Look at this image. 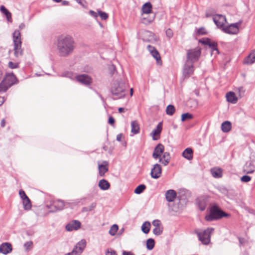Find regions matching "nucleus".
<instances>
[{
    "mask_svg": "<svg viewBox=\"0 0 255 255\" xmlns=\"http://www.w3.org/2000/svg\"><path fill=\"white\" fill-rule=\"evenodd\" d=\"M150 223L149 222H145L141 226V230L145 233L147 234L149 233L150 229Z\"/></svg>",
    "mask_w": 255,
    "mask_h": 255,
    "instance_id": "nucleus-35",
    "label": "nucleus"
},
{
    "mask_svg": "<svg viewBox=\"0 0 255 255\" xmlns=\"http://www.w3.org/2000/svg\"><path fill=\"white\" fill-rule=\"evenodd\" d=\"M14 54L16 58L21 56L23 51L21 49V35L19 30H15L12 34Z\"/></svg>",
    "mask_w": 255,
    "mask_h": 255,
    "instance_id": "nucleus-4",
    "label": "nucleus"
},
{
    "mask_svg": "<svg viewBox=\"0 0 255 255\" xmlns=\"http://www.w3.org/2000/svg\"><path fill=\"white\" fill-rule=\"evenodd\" d=\"M62 4L64 5H68L69 1H66V0H63V1H62Z\"/></svg>",
    "mask_w": 255,
    "mask_h": 255,
    "instance_id": "nucleus-63",
    "label": "nucleus"
},
{
    "mask_svg": "<svg viewBox=\"0 0 255 255\" xmlns=\"http://www.w3.org/2000/svg\"><path fill=\"white\" fill-rule=\"evenodd\" d=\"M175 112V109L174 106L169 105L167 106L166 109V113L169 116H172Z\"/></svg>",
    "mask_w": 255,
    "mask_h": 255,
    "instance_id": "nucleus-37",
    "label": "nucleus"
},
{
    "mask_svg": "<svg viewBox=\"0 0 255 255\" xmlns=\"http://www.w3.org/2000/svg\"><path fill=\"white\" fill-rule=\"evenodd\" d=\"M199 42L202 44L208 45L210 49H212V53L215 52L216 54H219V51L217 48V43L215 42L211 41L209 39H202L199 40Z\"/></svg>",
    "mask_w": 255,
    "mask_h": 255,
    "instance_id": "nucleus-11",
    "label": "nucleus"
},
{
    "mask_svg": "<svg viewBox=\"0 0 255 255\" xmlns=\"http://www.w3.org/2000/svg\"><path fill=\"white\" fill-rule=\"evenodd\" d=\"M90 14L94 17H97L98 14L93 10H90Z\"/></svg>",
    "mask_w": 255,
    "mask_h": 255,
    "instance_id": "nucleus-56",
    "label": "nucleus"
},
{
    "mask_svg": "<svg viewBox=\"0 0 255 255\" xmlns=\"http://www.w3.org/2000/svg\"><path fill=\"white\" fill-rule=\"evenodd\" d=\"M98 186L103 190H107L109 189L110 184L105 179H102L99 181Z\"/></svg>",
    "mask_w": 255,
    "mask_h": 255,
    "instance_id": "nucleus-30",
    "label": "nucleus"
},
{
    "mask_svg": "<svg viewBox=\"0 0 255 255\" xmlns=\"http://www.w3.org/2000/svg\"><path fill=\"white\" fill-rule=\"evenodd\" d=\"M81 227V224L78 220H73L69 222L66 226L65 229L68 232L77 231Z\"/></svg>",
    "mask_w": 255,
    "mask_h": 255,
    "instance_id": "nucleus-10",
    "label": "nucleus"
},
{
    "mask_svg": "<svg viewBox=\"0 0 255 255\" xmlns=\"http://www.w3.org/2000/svg\"><path fill=\"white\" fill-rule=\"evenodd\" d=\"M226 97L227 101L232 104H236L238 101V98L233 92H228Z\"/></svg>",
    "mask_w": 255,
    "mask_h": 255,
    "instance_id": "nucleus-24",
    "label": "nucleus"
},
{
    "mask_svg": "<svg viewBox=\"0 0 255 255\" xmlns=\"http://www.w3.org/2000/svg\"><path fill=\"white\" fill-rule=\"evenodd\" d=\"M213 228H207L203 232L196 231L195 233L198 235L199 240L204 245H208L210 242L211 234L213 231Z\"/></svg>",
    "mask_w": 255,
    "mask_h": 255,
    "instance_id": "nucleus-7",
    "label": "nucleus"
},
{
    "mask_svg": "<svg viewBox=\"0 0 255 255\" xmlns=\"http://www.w3.org/2000/svg\"><path fill=\"white\" fill-rule=\"evenodd\" d=\"M170 160V156L168 152H163L161 157L159 158V161L164 166L168 164Z\"/></svg>",
    "mask_w": 255,
    "mask_h": 255,
    "instance_id": "nucleus-22",
    "label": "nucleus"
},
{
    "mask_svg": "<svg viewBox=\"0 0 255 255\" xmlns=\"http://www.w3.org/2000/svg\"><path fill=\"white\" fill-rule=\"evenodd\" d=\"M227 216H228V214L222 211L218 206L215 205L210 207V213L206 216L205 219L208 221H212Z\"/></svg>",
    "mask_w": 255,
    "mask_h": 255,
    "instance_id": "nucleus-5",
    "label": "nucleus"
},
{
    "mask_svg": "<svg viewBox=\"0 0 255 255\" xmlns=\"http://www.w3.org/2000/svg\"><path fill=\"white\" fill-rule=\"evenodd\" d=\"M98 13L102 20H106L108 18V14L102 11L98 10Z\"/></svg>",
    "mask_w": 255,
    "mask_h": 255,
    "instance_id": "nucleus-45",
    "label": "nucleus"
},
{
    "mask_svg": "<svg viewBox=\"0 0 255 255\" xmlns=\"http://www.w3.org/2000/svg\"><path fill=\"white\" fill-rule=\"evenodd\" d=\"M255 170V166L251 162L246 163L244 167V171L247 174H251Z\"/></svg>",
    "mask_w": 255,
    "mask_h": 255,
    "instance_id": "nucleus-27",
    "label": "nucleus"
},
{
    "mask_svg": "<svg viewBox=\"0 0 255 255\" xmlns=\"http://www.w3.org/2000/svg\"><path fill=\"white\" fill-rule=\"evenodd\" d=\"M166 34L168 37H169V38L172 37L173 36V32H172V31L171 30V29H168L167 30H166Z\"/></svg>",
    "mask_w": 255,
    "mask_h": 255,
    "instance_id": "nucleus-53",
    "label": "nucleus"
},
{
    "mask_svg": "<svg viewBox=\"0 0 255 255\" xmlns=\"http://www.w3.org/2000/svg\"><path fill=\"white\" fill-rule=\"evenodd\" d=\"M24 27H25V24L23 23H21L19 25V28L20 29H22L24 28Z\"/></svg>",
    "mask_w": 255,
    "mask_h": 255,
    "instance_id": "nucleus-60",
    "label": "nucleus"
},
{
    "mask_svg": "<svg viewBox=\"0 0 255 255\" xmlns=\"http://www.w3.org/2000/svg\"><path fill=\"white\" fill-rule=\"evenodd\" d=\"M140 34L141 37L144 41L154 43L158 40L157 36L151 31L143 30L141 31Z\"/></svg>",
    "mask_w": 255,
    "mask_h": 255,
    "instance_id": "nucleus-9",
    "label": "nucleus"
},
{
    "mask_svg": "<svg viewBox=\"0 0 255 255\" xmlns=\"http://www.w3.org/2000/svg\"><path fill=\"white\" fill-rule=\"evenodd\" d=\"M232 128L231 123L229 121H225L222 124L221 128L223 132H228Z\"/></svg>",
    "mask_w": 255,
    "mask_h": 255,
    "instance_id": "nucleus-34",
    "label": "nucleus"
},
{
    "mask_svg": "<svg viewBox=\"0 0 255 255\" xmlns=\"http://www.w3.org/2000/svg\"><path fill=\"white\" fill-rule=\"evenodd\" d=\"M23 208L25 210H29L31 208V205L30 203V201L28 197H27L26 198H25L23 200Z\"/></svg>",
    "mask_w": 255,
    "mask_h": 255,
    "instance_id": "nucleus-39",
    "label": "nucleus"
},
{
    "mask_svg": "<svg viewBox=\"0 0 255 255\" xmlns=\"http://www.w3.org/2000/svg\"><path fill=\"white\" fill-rule=\"evenodd\" d=\"M118 110L120 113H123L125 112V109L123 108H120Z\"/></svg>",
    "mask_w": 255,
    "mask_h": 255,
    "instance_id": "nucleus-64",
    "label": "nucleus"
},
{
    "mask_svg": "<svg viewBox=\"0 0 255 255\" xmlns=\"http://www.w3.org/2000/svg\"><path fill=\"white\" fill-rule=\"evenodd\" d=\"M63 76L66 77L68 78H69L70 79H74L75 78V76H74L72 73L70 72H67L63 74Z\"/></svg>",
    "mask_w": 255,
    "mask_h": 255,
    "instance_id": "nucleus-48",
    "label": "nucleus"
},
{
    "mask_svg": "<svg viewBox=\"0 0 255 255\" xmlns=\"http://www.w3.org/2000/svg\"><path fill=\"white\" fill-rule=\"evenodd\" d=\"M106 255H117L116 252L113 250H108L106 253Z\"/></svg>",
    "mask_w": 255,
    "mask_h": 255,
    "instance_id": "nucleus-51",
    "label": "nucleus"
},
{
    "mask_svg": "<svg viewBox=\"0 0 255 255\" xmlns=\"http://www.w3.org/2000/svg\"><path fill=\"white\" fill-rule=\"evenodd\" d=\"M18 83V80L13 73H7L0 83V93L5 92L13 85Z\"/></svg>",
    "mask_w": 255,
    "mask_h": 255,
    "instance_id": "nucleus-3",
    "label": "nucleus"
},
{
    "mask_svg": "<svg viewBox=\"0 0 255 255\" xmlns=\"http://www.w3.org/2000/svg\"><path fill=\"white\" fill-rule=\"evenodd\" d=\"M161 173L162 168L160 165L156 163L151 168L150 175L152 178L158 179L161 176Z\"/></svg>",
    "mask_w": 255,
    "mask_h": 255,
    "instance_id": "nucleus-13",
    "label": "nucleus"
},
{
    "mask_svg": "<svg viewBox=\"0 0 255 255\" xmlns=\"http://www.w3.org/2000/svg\"><path fill=\"white\" fill-rule=\"evenodd\" d=\"M155 245V242L153 239H148L146 241V248L148 250H151L153 249Z\"/></svg>",
    "mask_w": 255,
    "mask_h": 255,
    "instance_id": "nucleus-38",
    "label": "nucleus"
},
{
    "mask_svg": "<svg viewBox=\"0 0 255 255\" xmlns=\"http://www.w3.org/2000/svg\"><path fill=\"white\" fill-rule=\"evenodd\" d=\"M204 31V29L203 28H201L198 30V32L199 34H203L205 33Z\"/></svg>",
    "mask_w": 255,
    "mask_h": 255,
    "instance_id": "nucleus-59",
    "label": "nucleus"
},
{
    "mask_svg": "<svg viewBox=\"0 0 255 255\" xmlns=\"http://www.w3.org/2000/svg\"><path fill=\"white\" fill-rule=\"evenodd\" d=\"M213 19L216 25L223 29L225 23L226 22V18L225 16L221 14H216L213 16Z\"/></svg>",
    "mask_w": 255,
    "mask_h": 255,
    "instance_id": "nucleus-12",
    "label": "nucleus"
},
{
    "mask_svg": "<svg viewBox=\"0 0 255 255\" xmlns=\"http://www.w3.org/2000/svg\"><path fill=\"white\" fill-rule=\"evenodd\" d=\"M123 255H134L131 252L123 251Z\"/></svg>",
    "mask_w": 255,
    "mask_h": 255,
    "instance_id": "nucleus-57",
    "label": "nucleus"
},
{
    "mask_svg": "<svg viewBox=\"0 0 255 255\" xmlns=\"http://www.w3.org/2000/svg\"><path fill=\"white\" fill-rule=\"evenodd\" d=\"M242 22V21H239L238 22L231 24L227 26H224L223 27L222 30L228 34H236L239 31V27L241 26Z\"/></svg>",
    "mask_w": 255,
    "mask_h": 255,
    "instance_id": "nucleus-8",
    "label": "nucleus"
},
{
    "mask_svg": "<svg viewBox=\"0 0 255 255\" xmlns=\"http://www.w3.org/2000/svg\"><path fill=\"white\" fill-rule=\"evenodd\" d=\"M193 118V115L191 114H189L188 113H186L185 114H183L181 115V121L182 122L185 121L187 120H190Z\"/></svg>",
    "mask_w": 255,
    "mask_h": 255,
    "instance_id": "nucleus-44",
    "label": "nucleus"
},
{
    "mask_svg": "<svg viewBox=\"0 0 255 255\" xmlns=\"http://www.w3.org/2000/svg\"><path fill=\"white\" fill-rule=\"evenodd\" d=\"M4 101L3 97H0V106L2 105Z\"/></svg>",
    "mask_w": 255,
    "mask_h": 255,
    "instance_id": "nucleus-62",
    "label": "nucleus"
},
{
    "mask_svg": "<svg viewBox=\"0 0 255 255\" xmlns=\"http://www.w3.org/2000/svg\"><path fill=\"white\" fill-rule=\"evenodd\" d=\"M146 187L143 184H141L138 186L134 190V193L137 194H139L142 193L145 189Z\"/></svg>",
    "mask_w": 255,
    "mask_h": 255,
    "instance_id": "nucleus-42",
    "label": "nucleus"
},
{
    "mask_svg": "<svg viewBox=\"0 0 255 255\" xmlns=\"http://www.w3.org/2000/svg\"><path fill=\"white\" fill-rule=\"evenodd\" d=\"M68 203L64 202L62 200H57L53 201L51 206L54 208L53 211H59L63 209L64 207H67Z\"/></svg>",
    "mask_w": 255,
    "mask_h": 255,
    "instance_id": "nucleus-16",
    "label": "nucleus"
},
{
    "mask_svg": "<svg viewBox=\"0 0 255 255\" xmlns=\"http://www.w3.org/2000/svg\"><path fill=\"white\" fill-rule=\"evenodd\" d=\"M152 225L155 227L153 229V233L156 236L161 235L163 232V228L161 227L160 221L155 220L152 222Z\"/></svg>",
    "mask_w": 255,
    "mask_h": 255,
    "instance_id": "nucleus-17",
    "label": "nucleus"
},
{
    "mask_svg": "<svg viewBox=\"0 0 255 255\" xmlns=\"http://www.w3.org/2000/svg\"><path fill=\"white\" fill-rule=\"evenodd\" d=\"M212 176L215 178H219L222 176V171L220 168H213L211 170Z\"/></svg>",
    "mask_w": 255,
    "mask_h": 255,
    "instance_id": "nucleus-36",
    "label": "nucleus"
},
{
    "mask_svg": "<svg viewBox=\"0 0 255 255\" xmlns=\"http://www.w3.org/2000/svg\"><path fill=\"white\" fill-rule=\"evenodd\" d=\"M147 49L152 56L156 59L157 63L158 64H161V58L158 51L154 47H152L150 45H148L147 46Z\"/></svg>",
    "mask_w": 255,
    "mask_h": 255,
    "instance_id": "nucleus-18",
    "label": "nucleus"
},
{
    "mask_svg": "<svg viewBox=\"0 0 255 255\" xmlns=\"http://www.w3.org/2000/svg\"><path fill=\"white\" fill-rule=\"evenodd\" d=\"M176 197V193L173 190H169L165 193L166 199L168 202H173Z\"/></svg>",
    "mask_w": 255,
    "mask_h": 255,
    "instance_id": "nucleus-26",
    "label": "nucleus"
},
{
    "mask_svg": "<svg viewBox=\"0 0 255 255\" xmlns=\"http://www.w3.org/2000/svg\"><path fill=\"white\" fill-rule=\"evenodd\" d=\"M19 194L22 200H23L25 198L27 199V197H28L25 193L24 191L22 190H19Z\"/></svg>",
    "mask_w": 255,
    "mask_h": 255,
    "instance_id": "nucleus-50",
    "label": "nucleus"
},
{
    "mask_svg": "<svg viewBox=\"0 0 255 255\" xmlns=\"http://www.w3.org/2000/svg\"><path fill=\"white\" fill-rule=\"evenodd\" d=\"M86 246V240L84 239H82L76 245L74 248H76V249H77L79 251L82 253Z\"/></svg>",
    "mask_w": 255,
    "mask_h": 255,
    "instance_id": "nucleus-32",
    "label": "nucleus"
},
{
    "mask_svg": "<svg viewBox=\"0 0 255 255\" xmlns=\"http://www.w3.org/2000/svg\"><path fill=\"white\" fill-rule=\"evenodd\" d=\"M24 248L26 251V252H29L33 247V243L32 241H28L24 243Z\"/></svg>",
    "mask_w": 255,
    "mask_h": 255,
    "instance_id": "nucleus-43",
    "label": "nucleus"
},
{
    "mask_svg": "<svg viewBox=\"0 0 255 255\" xmlns=\"http://www.w3.org/2000/svg\"><path fill=\"white\" fill-rule=\"evenodd\" d=\"M162 128V122H160L157 126L155 129H153L151 133V135L152 136V138L153 140H156L157 138L155 137V136L159 135L160 134Z\"/></svg>",
    "mask_w": 255,
    "mask_h": 255,
    "instance_id": "nucleus-23",
    "label": "nucleus"
},
{
    "mask_svg": "<svg viewBox=\"0 0 255 255\" xmlns=\"http://www.w3.org/2000/svg\"><path fill=\"white\" fill-rule=\"evenodd\" d=\"M251 180V178L250 176L248 175H244L242 176L241 178V181L243 182H248Z\"/></svg>",
    "mask_w": 255,
    "mask_h": 255,
    "instance_id": "nucleus-49",
    "label": "nucleus"
},
{
    "mask_svg": "<svg viewBox=\"0 0 255 255\" xmlns=\"http://www.w3.org/2000/svg\"><path fill=\"white\" fill-rule=\"evenodd\" d=\"M0 10L5 15L7 21L11 22L12 18L11 13L3 5L0 6Z\"/></svg>",
    "mask_w": 255,
    "mask_h": 255,
    "instance_id": "nucleus-31",
    "label": "nucleus"
},
{
    "mask_svg": "<svg viewBox=\"0 0 255 255\" xmlns=\"http://www.w3.org/2000/svg\"><path fill=\"white\" fill-rule=\"evenodd\" d=\"M96 206V203H92L90 206L82 208V212H89L92 211Z\"/></svg>",
    "mask_w": 255,
    "mask_h": 255,
    "instance_id": "nucleus-41",
    "label": "nucleus"
},
{
    "mask_svg": "<svg viewBox=\"0 0 255 255\" xmlns=\"http://www.w3.org/2000/svg\"><path fill=\"white\" fill-rule=\"evenodd\" d=\"M201 54V48L199 47L188 50L186 53L187 62L193 64L199 59Z\"/></svg>",
    "mask_w": 255,
    "mask_h": 255,
    "instance_id": "nucleus-6",
    "label": "nucleus"
},
{
    "mask_svg": "<svg viewBox=\"0 0 255 255\" xmlns=\"http://www.w3.org/2000/svg\"><path fill=\"white\" fill-rule=\"evenodd\" d=\"M122 137H123L122 134H119L117 136V140L119 141H121L122 140Z\"/></svg>",
    "mask_w": 255,
    "mask_h": 255,
    "instance_id": "nucleus-58",
    "label": "nucleus"
},
{
    "mask_svg": "<svg viewBox=\"0 0 255 255\" xmlns=\"http://www.w3.org/2000/svg\"><path fill=\"white\" fill-rule=\"evenodd\" d=\"M56 46L59 56L67 57L73 52L75 42L73 38L70 35H61L57 38Z\"/></svg>",
    "mask_w": 255,
    "mask_h": 255,
    "instance_id": "nucleus-1",
    "label": "nucleus"
},
{
    "mask_svg": "<svg viewBox=\"0 0 255 255\" xmlns=\"http://www.w3.org/2000/svg\"><path fill=\"white\" fill-rule=\"evenodd\" d=\"M164 146L160 143L158 144L154 149L152 157L155 159H159L164 152Z\"/></svg>",
    "mask_w": 255,
    "mask_h": 255,
    "instance_id": "nucleus-14",
    "label": "nucleus"
},
{
    "mask_svg": "<svg viewBox=\"0 0 255 255\" xmlns=\"http://www.w3.org/2000/svg\"><path fill=\"white\" fill-rule=\"evenodd\" d=\"M109 69L110 71L111 74L113 75L116 70V67L114 65H111L109 67Z\"/></svg>",
    "mask_w": 255,
    "mask_h": 255,
    "instance_id": "nucleus-54",
    "label": "nucleus"
},
{
    "mask_svg": "<svg viewBox=\"0 0 255 255\" xmlns=\"http://www.w3.org/2000/svg\"><path fill=\"white\" fill-rule=\"evenodd\" d=\"M75 79L79 82L86 85H89L92 83L91 77L85 74L75 76Z\"/></svg>",
    "mask_w": 255,
    "mask_h": 255,
    "instance_id": "nucleus-15",
    "label": "nucleus"
},
{
    "mask_svg": "<svg viewBox=\"0 0 255 255\" xmlns=\"http://www.w3.org/2000/svg\"><path fill=\"white\" fill-rule=\"evenodd\" d=\"M255 62V50L252 52L243 61L245 64H252Z\"/></svg>",
    "mask_w": 255,
    "mask_h": 255,
    "instance_id": "nucleus-25",
    "label": "nucleus"
},
{
    "mask_svg": "<svg viewBox=\"0 0 255 255\" xmlns=\"http://www.w3.org/2000/svg\"><path fill=\"white\" fill-rule=\"evenodd\" d=\"M8 66L11 69H15L18 68V63H13L11 61H9L8 63Z\"/></svg>",
    "mask_w": 255,
    "mask_h": 255,
    "instance_id": "nucleus-47",
    "label": "nucleus"
},
{
    "mask_svg": "<svg viewBox=\"0 0 255 255\" xmlns=\"http://www.w3.org/2000/svg\"><path fill=\"white\" fill-rule=\"evenodd\" d=\"M12 250V246L10 243H4L0 246V252L4 255L10 253Z\"/></svg>",
    "mask_w": 255,
    "mask_h": 255,
    "instance_id": "nucleus-20",
    "label": "nucleus"
},
{
    "mask_svg": "<svg viewBox=\"0 0 255 255\" xmlns=\"http://www.w3.org/2000/svg\"><path fill=\"white\" fill-rule=\"evenodd\" d=\"M5 122L4 119H3L0 123V126L1 127L3 128L5 126Z\"/></svg>",
    "mask_w": 255,
    "mask_h": 255,
    "instance_id": "nucleus-61",
    "label": "nucleus"
},
{
    "mask_svg": "<svg viewBox=\"0 0 255 255\" xmlns=\"http://www.w3.org/2000/svg\"><path fill=\"white\" fill-rule=\"evenodd\" d=\"M153 17L148 18L147 17H143L142 20V22L144 24H149L150 22H151L153 21Z\"/></svg>",
    "mask_w": 255,
    "mask_h": 255,
    "instance_id": "nucleus-46",
    "label": "nucleus"
},
{
    "mask_svg": "<svg viewBox=\"0 0 255 255\" xmlns=\"http://www.w3.org/2000/svg\"><path fill=\"white\" fill-rule=\"evenodd\" d=\"M71 253H72V254H73V255H80L82 254V253H81L80 251H79L75 248H73Z\"/></svg>",
    "mask_w": 255,
    "mask_h": 255,
    "instance_id": "nucleus-52",
    "label": "nucleus"
},
{
    "mask_svg": "<svg viewBox=\"0 0 255 255\" xmlns=\"http://www.w3.org/2000/svg\"><path fill=\"white\" fill-rule=\"evenodd\" d=\"M131 132L133 134H136L139 132V126L136 121H133L131 122Z\"/></svg>",
    "mask_w": 255,
    "mask_h": 255,
    "instance_id": "nucleus-29",
    "label": "nucleus"
},
{
    "mask_svg": "<svg viewBox=\"0 0 255 255\" xmlns=\"http://www.w3.org/2000/svg\"><path fill=\"white\" fill-rule=\"evenodd\" d=\"M152 10V5L150 2L144 3L142 6V14L150 13Z\"/></svg>",
    "mask_w": 255,
    "mask_h": 255,
    "instance_id": "nucleus-33",
    "label": "nucleus"
},
{
    "mask_svg": "<svg viewBox=\"0 0 255 255\" xmlns=\"http://www.w3.org/2000/svg\"><path fill=\"white\" fill-rule=\"evenodd\" d=\"M193 151L191 148H186L182 152V156L187 160H190L193 159Z\"/></svg>",
    "mask_w": 255,
    "mask_h": 255,
    "instance_id": "nucleus-28",
    "label": "nucleus"
},
{
    "mask_svg": "<svg viewBox=\"0 0 255 255\" xmlns=\"http://www.w3.org/2000/svg\"><path fill=\"white\" fill-rule=\"evenodd\" d=\"M111 92L116 99L125 97L126 94V86L124 81L121 79L115 80L111 89Z\"/></svg>",
    "mask_w": 255,
    "mask_h": 255,
    "instance_id": "nucleus-2",
    "label": "nucleus"
},
{
    "mask_svg": "<svg viewBox=\"0 0 255 255\" xmlns=\"http://www.w3.org/2000/svg\"><path fill=\"white\" fill-rule=\"evenodd\" d=\"M108 123L111 125H113L115 123V120L112 117H110L108 120Z\"/></svg>",
    "mask_w": 255,
    "mask_h": 255,
    "instance_id": "nucleus-55",
    "label": "nucleus"
},
{
    "mask_svg": "<svg viewBox=\"0 0 255 255\" xmlns=\"http://www.w3.org/2000/svg\"><path fill=\"white\" fill-rule=\"evenodd\" d=\"M118 229H119V227H118V226L116 224H114L112 226V227H111L109 231V233L111 235V236H115L118 230Z\"/></svg>",
    "mask_w": 255,
    "mask_h": 255,
    "instance_id": "nucleus-40",
    "label": "nucleus"
},
{
    "mask_svg": "<svg viewBox=\"0 0 255 255\" xmlns=\"http://www.w3.org/2000/svg\"><path fill=\"white\" fill-rule=\"evenodd\" d=\"M194 71V67L193 63H187L185 64L183 69V75L185 77H189L192 74Z\"/></svg>",
    "mask_w": 255,
    "mask_h": 255,
    "instance_id": "nucleus-19",
    "label": "nucleus"
},
{
    "mask_svg": "<svg viewBox=\"0 0 255 255\" xmlns=\"http://www.w3.org/2000/svg\"><path fill=\"white\" fill-rule=\"evenodd\" d=\"M99 173L100 176H104L106 172L108 170V162L107 161H103V164H98Z\"/></svg>",
    "mask_w": 255,
    "mask_h": 255,
    "instance_id": "nucleus-21",
    "label": "nucleus"
}]
</instances>
